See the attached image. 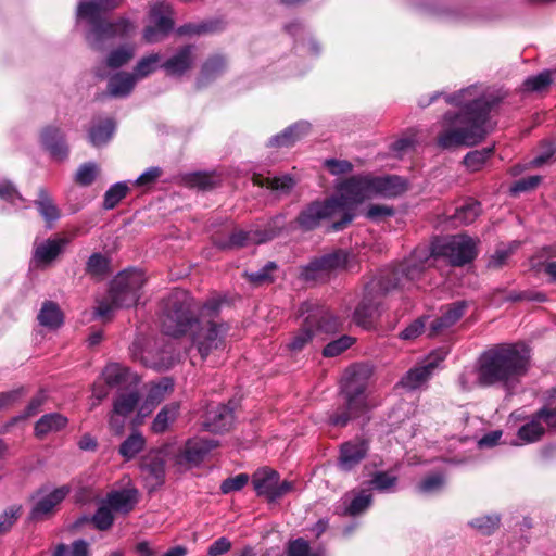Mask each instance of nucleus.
Wrapping results in <instances>:
<instances>
[{
    "label": "nucleus",
    "instance_id": "f257e3e1",
    "mask_svg": "<svg viewBox=\"0 0 556 556\" xmlns=\"http://www.w3.org/2000/svg\"><path fill=\"white\" fill-rule=\"evenodd\" d=\"M442 96L447 104L460 108L458 113L446 112L443 115L445 129L438 136V144L443 149L469 147L482 141L489 132L490 113L503 99L498 91L473 84L453 93L435 91L428 99H420L419 105L429 106Z\"/></svg>",
    "mask_w": 556,
    "mask_h": 556
},
{
    "label": "nucleus",
    "instance_id": "39448f33",
    "mask_svg": "<svg viewBox=\"0 0 556 556\" xmlns=\"http://www.w3.org/2000/svg\"><path fill=\"white\" fill-rule=\"evenodd\" d=\"M372 367L368 364H354L346 368L341 381L344 405L329 416V424L345 427L350 420L366 414L371 405L369 387Z\"/></svg>",
    "mask_w": 556,
    "mask_h": 556
},
{
    "label": "nucleus",
    "instance_id": "a18cd8bd",
    "mask_svg": "<svg viewBox=\"0 0 556 556\" xmlns=\"http://www.w3.org/2000/svg\"><path fill=\"white\" fill-rule=\"evenodd\" d=\"M174 389V381L168 378H162L157 383H153L150 386L147 395V403L155 406L161 403L165 396L170 393Z\"/></svg>",
    "mask_w": 556,
    "mask_h": 556
},
{
    "label": "nucleus",
    "instance_id": "cd10ccee",
    "mask_svg": "<svg viewBox=\"0 0 556 556\" xmlns=\"http://www.w3.org/2000/svg\"><path fill=\"white\" fill-rule=\"evenodd\" d=\"M468 303L466 301H456L445 307L442 315L429 325V337L435 336L439 332L455 325L465 314Z\"/></svg>",
    "mask_w": 556,
    "mask_h": 556
},
{
    "label": "nucleus",
    "instance_id": "9b49d317",
    "mask_svg": "<svg viewBox=\"0 0 556 556\" xmlns=\"http://www.w3.org/2000/svg\"><path fill=\"white\" fill-rule=\"evenodd\" d=\"M371 174L353 175L337 185L340 210L374 199Z\"/></svg>",
    "mask_w": 556,
    "mask_h": 556
},
{
    "label": "nucleus",
    "instance_id": "ea45409f",
    "mask_svg": "<svg viewBox=\"0 0 556 556\" xmlns=\"http://www.w3.org/2000/svg\"><path fill=\"white\" fill-rule=\"evenodd\" d=\"M446 484V479L441 472H433L424 477L415 486L421 495H433L441 492Z\"/></svg>",
    "mask_w": 556,
    "mask_h": 556
},
{
    "label": "nucleus",
    "instance_id": "e2e57ef3",
    "mask_svg": "<svg viewBox=\"0 0 556 556\" xmlns=\"http://www.w3.org/2000/svg\"><path fill=\"white\" fill-rule=\"evenodd\" d=\"M53 556H89V544L85 540H76L70 549L64 544H60Z\"/></svg>",
    "mask_w": 556,
    "mask_h": 556
},
{
    "label": "nucleus",
    "instance_id": "0e129e2a",
    "mask_svg": "<svg viewBox=\"0 0 556 556\" xmlns=\"http://www.w3.org/2000/svg\"><path fill=\"white\" fill-rule=\"evenodd\" d=\"M250 477L248 473H239L235 477L225 479L220 484V492L229 494L231 492L242 490L249 482Z\"/></svg>",
    "mask_w": 556,
    "mask_h": 556
},
{
    "label": "nucleus",
    "instance_id": "4c0bfd02",
    "mask_svg": "<svg viewBox=\"0 0 556 556\" xmlns=\"http://www.w3.org/2000/svg\"><path fill=\"white\" fill-rule=\"evenodd\" d=\"M39 324L49 329H56L63 324V314L58 304L46 301L37 316Z\"/></svg>",
    "mask_w": 556,
    "mask_h": 556
},
{
    "label": "nucleus",
    "instance_id": "5701e85b",
    "mask_svg": "<svg viewBox=\"0 0 556 556\" xmlns=\"http://www.w3.org/2000/svg\"><path fill=\"white\" fill-rule=\"evenodd\" d=\"M40 140L53 159L58 161L67 159L70 149L66 143L65 134L60 127L54 125L45 127L41 131Z\"/></svg>",
    "mask_w": 556,
    "mask_h": 556
},
{
    "label": "nucleus",
    "instance_id": "6ab92c4d",
    "mask_svg": "<svg viewBox=\"0 0 556 556\" xmlns=\"http://www.w3.org/2000/svg\"><path fill=\"white\" fill-rule=\"evenodd\" d=\"M123 0H80L77 10V22H85L90 27L104 20V15L117 8Z\"/></svg>",
    "mask_w": 556,
    "mask_h": 556
},
{
    "label": "nucleus",
    "instance_id": "8fccbe9b",
    "mask_svg": "<svg viewBox=\"0 0 556 556\" xmlns=\"http://www.w3.org/2000/svg\"><path fill=\"white\" fill-rule=\"evenodd\" d=\"M254 184L260 186H266L271 190H276L279 192H288L294 186V180L289 175H283L280 177H254Z\"/></svg>",
    "mask_w": 556,
    "mask_h": 556
},
{
    "label": "nucleus",
    "instance_id": "dca6fc26",
    "mask_svg": "<svg viewBox=\"0 0 556 556\" xmlns=\"http://www.w3.org/2000/svg\"><path fill=\"white\" fill-rule=\"evenodd\" d=\"M339 210V198L330 197L323 201H314L300 212L296 223L301 229L312 230L318 227L321 220L332 217Z\"/></svg>",
    "mask_w": 556,
    "mask_h": 556
},
{
    "label": "nucleus",
    "instance_id": "a19ab883",
    "mask_svg": "<svg viewBox=\"0 0 556 556\" xmlns=\"http://www.w3.org/2000/svg\"><path fill=\"white\" fill-rule=\"evenodd\" d=\"M35 205L39 212V214L42 216V218L48 222L52 223L59 219L60 217V211L56 207V205L53 203L51 197L47 192L46 189H40L38 192V198L35 200Z\"/></svg>",
    "mask_w": 556,
    "mask_h": 556
},
{
    "label": "nucleus",
    "instance_id": "3c124183",
    "mask_svg": "<svg viewBox=\"0 0 556 556\" xmlns=\"http://www.w3.org/2000/svg\"><path fill=\"white\" fill-rule=\"evenodd\" d=\"M129 190L126 181H118L112 185L104 193L103 207L105 210L114 208L127 194Z\"/></svg>",
    "mask_w": 556,
    "mask_h": 556
},
{
    "label": "nucleus",
    "instance_id": "774afa93",
    "mask_svg": "<svg viewBox=\"0 0 556 556\" xmlns=\"http://www.w3.org/2000/svg\"><path fill=\"white\" fill-rule=\"evenodd\" d=\"M324 165L333 176L348 174L353 170V164L346 160L327 159Z\"/></svg>",
    "mask_w": 556,
    "mask_h": 556
},
{
    "label": "nucleus",
    "instance_id": "393cba45",
    "mask_svg": "<svg viewBox=\"0 0 556 556\" xmlns=\"http://www.w3.org/2000/svg\"><path fill=\"white\" fill-rule=\"evenodd\" d=\"M511 417L523 421L517 430V439L520 441V444H532L542 440L546 430L538 412L523 418L513 413Z\"/></svg>",
    "mask_w": 556,
    "mask_h": 556
},
{
    "label": "nucleus",
    "instance_id": "680f3d73",
    "mask_svg": "<svg viewBox=\"0 0 556 556\" xmlns=\"http://www.w3.org/2000/svg\"><path fill=\"white\" fill-rule=\"evenodd\" d=\"M86 271L92 276H103L109 271V260L101 253H93L86 264Z\"/></svg>",
    "mask_w": 556,
    "mask_h": 556
},
{
    "label": "nucleus",
    "instance_id": "603ef678",
    "mask_svg": "<svg viewBox=\"0 0 556 556\" xmlns=\"http://www.w3.org/2000/svg\"><path fill=\"white\" fill-rule=\"evenodd\" d=\"M556 390H553L549 402L544 404L540 409H538L539 417L541 418L543 425L545 426V430L551 432H556Z\"/></svg>",
    "mask_w": 556,
    "mask_h": 556
},
{
    "label": "nucleus",
    "instance_id": "bb28decb",
    "mask_svg": "<svg viewBox=\"0 0 556 556\" xmlns=\"http://www.w3.org/2000/svg\"><path fill=\"white\" fill-rule=\"evenodd\" d=\"M233 420L232 408L224 404H218L207 410L203 429L210 432H224L231 428Z\"/></svg>",
    "mask_w": 556,
    "mask_h": 556
},
{
    "label": "nucleus",
    "instance_id": "b1692460",
    "mask_svg": "<svg viewBox=\"0 0 556 556\" xmlns=\"http://www.w3.org/2000/svg\"><path fill=\"white\" fill-rule=\"evenodd\" d=\"M367 452L368 443L365 440L357 439L343 443L338 458L339 469L351 471L365 458Z\"/></svg>",
    "mask_w": 556,
    "mask_h": 556
},
{
    "label": "nucleus",
    "instance_id": "c9c22d12",
    "mask_svg": "<svg viewBox=\"0 0 556 556\" xmlns=\"http://www.w3.org/2000/svg\"><path fill=\"white\" fill-rule=\"evenodd\" d=\"M180 410L178 402L166 404L155 416L151 424V431L156 434L166 432L177 419Z\"/></svg>",
    "mask_w": 556,
    "mask_h": 556
},
{
    "label": "nucleus",
    "instance_id": "2f4dec72",
    "mask_svg": "<svg viewBox=\"0 0 556 556\" xmlns=\"http://www.w3.org/2000/svg\"><path fill=\"white\" fill-rule=\"evenodd\" d=\"M227 59L222 54L210 56L201 67L200 75L197 79L198 87H204L220 77L227 70Z\"/></svg>",
    "mask_w": 556,
    "mask_h": 556
},
{
    "label": "nucleus",
    "instance_id": "4468645a",
    "mask_svg": "<svg viewBox=\"0 0 556 556\" xmlns=\"http://www.w3.org/2000/svg\"><path fill=\"white\" fill-rule=\"evenodd\" d=\"M252 484L258 496H264L268 502H275L290 492L292 482L280 481L277 471L269 468H261L252 476Z\"/></svg>",
    "mask_w": 556,
    "mask_h": 556
},
{
    "label": "nucleus",
    "instance_id": "79ce46f5",
    "mask_svg": "<svg viewBox=\"0 0 556 556\" xmlns=\"http://www.w3.org/2000/svg\"><path fill=\"white\" fill-rule=\"evenodd\" d=\"M501 523V516L496 513L472 518L468 526L481 535H491Z\"/></svg>",
    "mask_w": 556,
    "mask_h": 556
},
{
    "label": "nucleus",
    "instance_id": "13d9d810",
    "mask_svg": "<svg viewBox=\"0 0 556 556\" xmlns=\"http://www.w3.org/2000/svg\"><path fill=\"white\" fill-rule=\"evenodd\" d=\"M552 84L551 72L544 71L538 75L528 77L523 84V91L541 92Z\"/></svg>",
    "mask_w": 556,
    "mask_h": 556
},
{
    "label": "nucleus",
    "instance_id": "7c9ffc66",
    "mask_svg": "<svg viewBox=\"0 0 556 556\" xmlns=\"http://www.w3.org/2000/svg\"><path fill=\"white\" fill-rule=\"evenodd\" d=\"M372 502V495L368 490L352 491L342 497V514L357 516L364 513Z\"/></svg>",
    "mask_w": 556,
    "mask_h": 556
},
{
    "label": "nucleus",
    "instance_id": "423d86ee",
    "mask_svg": "<svg viewBox=\"0 0 556 556\" xmlns=\"http://www.w3.org/2000/svg\"><path fill=\"white\" fill-rule=\"evenodd\" d=\"M413 288L416 286L401 274V264L382 269L365 287L363 299L353 314L354 321L363 328H370L380 315V299L384 294L394 289L412 290Z\"/></svg>",
    "mask_w": 556,
    "mask_h": 556
},
{
    "label": "nucleus",
    "instance_id": "c756f323",
    "mask_svg": "<svg viewBox=\"0 0 556 556\" xmlns=\"http://www.w3.org/2000/svg\"><path fill=\"white\" fill-rule=\"evenodd\" d=\"M139 402V394L137 391L131 390L126 393H119L114 401L113 414L110 418V424L113 427H123V420L119 421L118 417L125 418L130 415Z\"/></svg>",
    "mask_w": 556,
    "mask_h": 556
},
{
    "label": "nucleus",
    "instance_id": "49530a36",
    "mask_svg": "<svg viewBox=\"0 0 556 556\" xmlns=\"http://www.w3.org/2000/svg\"><path fill=\"white\" fill-rule=\"evenodd\" d=\"M160 61L161 55L157 53L143 56L138 61L131 74L136 77L137 81L143 79L157 70Z\"/></svg>",
    "mask_w": 556,
    "mask_h": 556
},
{
    "label": "nucleus",
    "instance_id": "052dcab7",
    "mask_svg": "<svg viewBox=\"0 0 556 556\" xmlns=\"http://www.w3.org/2000/svg\"><path fill=\"white\" fill-rule=\"evenodd\" d=\"M99 172V167L93 162H87L81 164L75 175V181L80 186H90Z\"/></svg>",
    "mask_w": 556,
    "mask_h": 556
},
{
    "label": "nucleus",
    "instance_id": "f03ea898",
    "mask_svg": "<svg viewBox=\"0 0 556 556\" xmlns=\"http://www.w3.org/2000/svg\"><path fill=\"white\" fill-rule=\"evenodd\" d=\"M222 306L219 299L208 300L197 314L192 299L184 290L173 291L164 301L160 317L166 336L178 338L189 334L204 359L224 343L227 328L215 321Z\"/></svg>",
    "mask_w": 556,
    "mask_h": 556
},
{
    "label": "nucleus",
    "instance_id": "0eeeda50",
    "mask_svg": "<svg viewBox=\"0 0 556 556\" xmlns=\"http://www.w3.org/2000/svg\"><path fill=\"white\" fill-rule=\"evenodd\" d=\"M299 316L303 318L301 327L292 334L287 349L292 353L301 352L309 342L321 334H332L339 330L340 321L331 312L316 301H306L300 305Z\"/></svg>",
    "mask_w": 556,
    "mask_h": 556
},
{
    "label": "nucleus",
    "instance_id": "58836bf2",
    "mask_svg": "<svg viewBox=\"0 0 556 556\" xmlns=\"http://www.w3.org/2000/svg\"><path fill=\"white\" fill-rule=\"evenodd\" d=\"M102 378L108 387L122 388L128 382L130 371L117 363H112L103 369Z\"/></svg>",
    "mask_w": 556,
    "mask_h": 556
},
{
    "label": "nucleus",
    "instance_id": "ddd939ff",
    "mask_svg": "<svg viewBox=\"0 0 556 556\" xmlns=\"http://www.w3.org/2000/svg\"><path fill=\"white\" fill-rule=\"evenodd\" d=\"M218 444V441L214 439L190 438L175 454V464L184 469L198 467Z\"/></svg>",
    "mask_w": 556,
    "mask_h": 556
},
{
    "label": "nucleus",
    "instance_id": "c03bdc74",
    "mask_svg": "<svg viewBox=\"0 0 556 556\" xmlns=\"http://www.w3.org/2000/svg\"><path fill=\"white\" fill-rule=\"evenodd\" d=\"M397 476L388 471H377L372 475L369 485L371 490L380 493L395 492L397 484Z\"/></svg>",
    "mask_w": 556,
    "mask_h": 556
},
{
    "label": "nucleus",
    "instance_id": "4d7b16f0",
    "mask_svg": "<svg viewBox=\"0 0 556 556\" xmlns=\"http://www.w3.org/2000/svg\"><path fill=\"white\" fill-rule=\"evenodd\" d=\"M114 521V515L112 508L104 502L101 501L97 511L92 517L94 527L101 531L108 530L112 527Z\"/></svg>",
    "mask_w": 556,
    "mask_h": 556
},
{
    "label": "nucleus",
    "instance_id": "a878e982",
    "mask_svg": "<svg viewBox=\"0 0 556 556\" xmlns=\"http://www.w3.org/2000/svg\"><path fill=\"white\" fill-rule=\"evenodd\" d=\"M437 366V361H427V363L422 365L415 366L401 378L397 387H401L407 391H415L420 389L428 382Z\"/></svg>",
    "mask_w": 556,
    "mask_h": 556
},
{
    "label": "nucleus",
    "instance_id": "f8f14e48",
    "mask_svg": "<svg viewBox=\"0 0 556 556\" xmlns=\"http://www.w3.org/2000/svg\"><path fill=\"white\" fill-rule=\"evenodd\" d=\"M279 222L276 217L265 229L235 230L227 239H215L214 244L226 250L265 243L278 235Z\"/></svg>",
    "mask_w": 556,
    "mask_h": 556
},
{
    "label": "nucleus",
    "instance_id": "5fc2aeb1",
    "mask_svg": "<svg viewBox=\"0 0 556 556\" xmlns=\"http://www.w3.org/2000/svg\"><path fill=\"white\" fill-rule=\"evenodd\" d=\"M492 153L493 147L470 151L465 155L464 164L469 170L477 172L483 166Z\"/></svg>",
    "mask_w": 556,
    "mask_h": 556
},
{
    "label": "nucleus",
    "instance_id": "412c9836",
    "mask_svg": "<svg viewBox=\"0 0 556 556\" xmlns=\"http://www.w3.org/2000/svg\"><path fill=\"white\" fill-rule=\"evenodd\" d=\"M195 46L186 45L180 47L165 62L161 64V68L168 76L180 77L190 71L195 62Z\"/></svg>",
    "mask_w": 556,
    "mask_h": 556
},
{
    "label": "nucleus",
    "instance_id": "9d476101",
    "mask_svg": "<svg viewBox=\"0 0 556 556\" xmlns=\"http://www.w3.org/2000/svg\"><path fill=\"white\" fill-rule=\"evenodd\" d=\"M70 493L71 486L66 484L59 488H52L49 484L41 485L30 496L33 505L28 516L29 520L42 521L51 517Z\"/></svg>",
    "mask_w": 556,
    "mask_h": 556
},
{
    "label": "nucleus",
    "instance_id": "473e14b6",
    "mask_svg": "<svg viewBox=\"0 0 556 556\" xmlns=\"http://www.w3.org/2000/svg\"><path fill=\"white\" fill-rule=\"evenodd\" d=\"M137 84L136 77L128 72H117L109 77L106 91L113 98L128 97Z\"/></svg>",
    "mask_w": 556,
    "mask_h": 556
},
{
    "label": "nucleus",
    "instance_id": "1a4fd4ad",
    "mask_svg": "<svg viewBox=\"0 0 556 556\" xmlns=\"http://www.w3.org/2000/svg\"><path fill=\"white\" fill-rule=\"evenodd\" d=\"M349 253L344 250H334L318 257H314L301 267L300 277L305 281H326L330 276L346 267Z\"/></svg>",
    "mask_w": 556,
    "mask_h": 556
},
{
    "label": "nucleus",
    "instance_id": "338daca9",
    "mask_svg": "<svg viewBox=\"0 0 556 556\" xmlns=\"http://www.w3.org/2000/svg\"><path fill=\"white\" fill-rule=\"evenodd\" d=\"M428 317L422 316L410 323L401 333L402 340H413L421 334L427 325Z\"/></svg>",
    "mask_w": 556,
    "mask_h": 556
},
{
    "label": "nucleus",
    "instance_id": "69168bd1",
    "mask_svg": "<svg viewBox=\"0 0 556 556\" xmlns=\"http://www.w3.org/2000/svg\"><path fill=\"white\" fill-rule=\"evenodd\" d=\"M394 215V208L390 205L384 204H371L366 210L365 216L371 222H380L386 217Z\"/></svg>",
    "mask_w": 556,
    "mask_h": 556
},
{
    "label": "nucleus",
    "instance_id": "2eb2a0df",
    "mask_svg": "<svg viewBox=\"0 0 556 556\" xmlns=\"http://www.w3.org/2000/svg\"><path fill=\"white\" fill-rule=\"evenodd\" d=\"M132 30V24L128 18H119L115 22H109L105 18L91 26L86 34L89 46L94 50H103L108 40L115 37L128 36Z\"/></svg>",
    "mask_w": 556,
    "mask_h": 556
},
{
    "label": "nucleus",
    "instance_id": "20e7f679",
    "mask_svg": "<svg viewBox=\"0 0 556 556\" xmlns=\"http://www.w3.org/2000/svg\"><path fill=\"white\" fill-rule=\"evenodd\" d=\"M446 257L454 266L470 263L477 256V242L467 235L448 236L432 242L431 247H418L401 262V274L408 281L422 289L426 286L427 269L437 257Z\"/></svg>",
    "mask_w": 556,
    "mask_h": 556
},
{
    "label": "nucleus",
    "instance_id": "f3484780",
    "mask_svg": "<svg viewBox=\"0 0 556 556\" xmlns=\"http://www.w3.org/2000/svg\"><path fill=\"white\" fill-rule=\"evenodd\" d=\"M172 7L165 2H156L151 7L150 20L152 25L146 27L143 38L147 42H156L169 33L174 26Z\"/></svg>",
    "mask_w": 556,
    "mask_h": 556
},
{
    "label": "nucleus",
    "instance_id": "7ed1b4c3",
    "mask_svg": "<svg viewBox=\"0 0 556 556\" xmlns=\"http://www.w3.org/2000/svg\"><path fill=\"white\" fill-rule=\"evenodd\" d=\"M531 350L525 343H503L484 351L475 366H466L457 383L463 391L502 386L513 392L530 368Z\"/></svg>",
    "mask_w": 556,
    "mask_h": 556
},
{
    "label": "nucleus",
    "instance_id": "864d4df0",
    "mask_svg": "<svg viewBox=\"0 0 556 556\" xmlns=\"http://www.w3.org/2000/svg\"><path fill=\"white\" fill-rule=\"evenodd\" d=\"M144 438L138 433H131L119 446V454L125 459L134 458L144 446Z\"/></svg>",
    "mask_w": 556,
    "mask_h": 556
},
{
    "label": "nucleus",
    "instance_id": "aec40b11",
    "mask_svg": "<svg viewBox=\"0 0 556 556\" xmlns=\"http://www.w3.org/2000/svg\"><path fill=\"white\" fill-rule=\"evenodd\" d=\"M68 238L47 239L34 244L31 264L36 268H43L51 265L65 250L70 243Z\"/></svg>",
    "mask_w": 556,
    "mask_h": 556
},
{
    "label": "nucleus",
    "instance_id": "6e6d98bb",
    "mask_svg": "<svg viewBox=\"0 0 556 556\" xmlns=\"http://www.w3.org/2000/svg\"><path fill=\"white\" fill-rule=\"evenodd\" d=\"M0 199L10 202L17 210L28 206L26 200L17 192L15 187L5 179H0Z\"/></svg>",
    "mask_w": 556,
    "mask_h": 556
},
{
    "label": "nucleus",
    "instance_id": "09e8293b",
    "mask_svg": "<svg viewBox=\"0 0 556 556\" xmlns=\"http://www.w3.org/2000/svg\"><path fill=\"white\" fill-rule=\"evenodd\" d=\"M481 212V205L476 200H468L462 206L456 208L454 218L463 225L475 222Z\"/></svg>",
    "mask_w": 556,
    "mask_h": 556
},
{
    "label": "nucleus",
    "instance_id": "a211bd4d",
    "mask_svg": "<svg viewBox=\"0 0 556 556\" xmlns=\"http://www.w3.org/2000/svg\"><path fill=\"white\" fill-rule=\"evenodd\" d=\"M140 472L149 492L161 486L165 479V460L162 452L157 451L147 454L141 459Z\"/></svg>",
    "mask_w": 556,
    "mask_h": 556
},
{
    "label": "nucleus",
    "instance_id": "e433bc0d",
    "mask_svg": "<svg viewBox=\"0 0 556 556\" xmlns=\"http://www.w3.org/2000/svg\"><path fill=\"white\" fill-rule=\"evenodd\" d=\"M115 122L112 118H105L93 123L89 129L88 138L92 146L101 147L106 144L115 132Z\"/></svg>",
    "mask_w": 556,
    "mask_h": 556
},
{
    "label": "nucleus",
    "instance_id": "37998d69",
    "mask_svg": "<svg viewBox=\"0 0 556 556\" xmlns=\"http://www.w3.org/2000/svg\"><path fill=\"white\" fill-rule=\"evenodd\" d=\"M287 556H326L321 546H311L303 538L290 541L287 546Z\"/></svg>",
    "mask_w": 556,
    "mask_h": 556
},
{
    "label": "nucleus",
    "instance_id": "f704fd0d",
    "mask_svg": "<svg viewBox=\"0 0 556 556\" xmlns=\"http://www.w3.org/2000/svg\"><path fill=\"white\" fill-rule=\"evenodd\" d=\"M67 424V417L60 413L45 414L35 424L34 433L38 439H43L49 433L61 431Z\"/></svg>",
    "mask_w": 556,
    "mask_h": 556
},
{
    "label": "nucleus",
    "instance_id": "de8ad7c7",
    "mask_svg": "<svg viewBox=\"0 0 556 556\" xmlns=\"http://www.w3.org/2000/svg\"><path fill=\"white\" fill-rule=\"evenodd\" d=\"M135 54V50L130 45H124L112 50L106 56L105 64L111 68H119L127 64Z\"/></svg>",
    "mask_w": 556,
    "mask_h": 556
},
{
    "label": "nucleus",
    "instance_id": "c85d7f7f",
    "mask_svg": "<svg viewBox=\"0 0 556 556\" xmlns=\"http://www.w3.org/2000/svg\"><path fill=\"white\" fill-rule=\"evenodd\" d=\"M311 131V124L306 121H300L287 127L280 134L273 136L269 141V147H291L296 141L304 138Z\"/></svg>",
    "mask_w": 556,
    "mask_h": 556
},
{
    "label": "nucleus",
    "instance_id": "6e6552de",
    "mask_svg": "<svg viewBox=\"0 0 556 556\" xmlns=\"http://www.w3.org/2000/svg\"><path fill=\"white\" fill-rule=\"evenodd\" d=\"M144 283L146 277L141 270L121 271L111 282L108 299L98 303L94 316L98 318L110 317L114 308H128L136 305Z\"/></svg>",
    "mask_w": 556,
    "mask_h": 556
},
{
    "label": "nucleus",
    "instance_id": "bf43d9fd",
    "mask_svg": "<svg viewBox=\"0 0 556 556\" xmlns=\"http://www.w3.org/2000/svg\"><path fill=\"white\" fill-rule=\"evenodd\" d=\"M355 342V339L350 336H341L339 339H336L329 342L323 349V356L325 357H336L346 351L352 344Z\"/></svg>",
    "mask_w": 556,
    "mask_h": 556
},
{
    "label": "nucleus",
    "instance_id": "72a5a7b5",
    "mask_svg": "<svg viewBox=\"0 0 556 556\" xmlns=\"http://www.w3.org/2000/svg\"><path fill=\"white\" fill-rule=\"evenodd\" d=\"M103 500L113 511L126 515L137 503V491L134 489L112 491Z\"/></svg>",
    "mask_w": 556,
    "mask_h": 556
},
{
    "label": "nucleus",
    "instance_id": "4be33fe9",
    "mask_svg": "<svg viewBox=\"0 0 556 556\" xmlns=\"http://www.w3.org/2000/svg\"><path fill=\"white\" fill-rule=\"evenodd\" d=\"M375 198L393 199L402 195L408 189L405 178L397 175H374L371 174Z\"/></svg>",
    "mask_w": 556,
    "mask_h": 556
}]
</instances>
